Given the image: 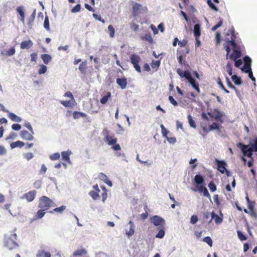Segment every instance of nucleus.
I'll list each match as a JSON object with an SVG mask.
<instances>
[{
    "instance_id": "obj_41",
    "label": "nucleus",
    "mask_w": 257,
    "mask_h": 257,
    "mask_svg": "<svg viewBox=\"0 0 257 257\" xmlns=\"http://www.w3.org/2000/svg\"><path fill=\"white\" fill-rule=\"evenodd\" d=\"M226 81L227 85L229 88L233 89L236 92H238V90L237 89V88L232 84L231 82L230 81L229 78L227 76L226 77Z\"/></svg>"
},
{
    "instance_id": "obj_54",
    "label": "nucleus",
    "mask_w": 257,
    "mask_h": 257,
    "mask_svg": "<svg viewBox=\"0 0 257 257\" xmlns=\"http://www.w3.org/2000/svg\"><path fill=\"white\" fill-rule=\"evenodd\" d=\"M135 233V227H130L128 231H126L125 234L128 237H130Z\"/></svg>"
},
{
    "instance_id": "obj_1",
    "label": "nucleus",
    "mask_w": 257,
    "mask_h": 257,
    "mask_svg": "<svg viewBox=\"0 0 257 257\" xmlns=\"http://www.w3.org/2000/svg\"><path fill=\"white\" fill-rule=\"evenodd\" d=\"M231 33V39H226L225 43L223 44L224 48L226 51V58L233 60L235 61L234 65L239 67L242 64L241 59H238L241 56L240 47L235 42L236 36L233 29L229 30Z\"/></svg>"
},
{
    "instance_id": "obj_57",
    "label": "nucleus",
    "mask_w": 257,
    "mask_h": 257,
    "mask_svg": "<svg viewBox=\"0 0 257 257\" xmlns=\"http://www.w3.org/2000/svg\"><path fill=\"white\" fill-rule=\"evenodd\" d=\"M249 148L254 152H257V138L255 139L254 143L250 145Z\"/></svg>"
},
{
    "instance_id": "obj_31",
    "label": "nucleus",
    "mask_w": 257,
    "mask_h": 257,
    "mask_svg": "<svg viewBox=\"0 0 257 257\" xmlns=\"http://www.w3.org/2000/svg\"><path fill=\"white\" fill-rule=\"evenodd\" d=\"M73 116L74 119H78L80 117H84L86 116V114L82 112H79V111H74L73 113Z\"/></svg>"
},
{
    "instance_id": "obj_60",
    "label": "nucleus",
    "mask_w": 257,
    "mask_h": 257,
    "mask_svg": "<svg viewBox=\"0 0 257 257\" xmlns=\"http://www.w3.org/2000/svg\"><path fill=\"white\" fill-rule=\"evenodd\" d=\"M219 124L216 122H213L212 124L209 126V131L217 130L219 128Z\"/></svg>"
},
{
    "instance_id": "obj_20",
    "label": "nucleus",
    "mask_w": 257,
    "mask_h": 257,
    "mask_svg": "<svg viewBox=\"0 0 257 257\" xmlns=\"http://www.w3.org/2000/svg\"><path fill=\"white\" fill-rule=\"evenodd\" d=\"M194 34L195 38L199 39L201 35L200 26L199 24H195L194 26Z\"/></svg>"
},
{
    "instance_id": "obj_12",
    "label": "nucleus",
    "mask_w": 257,
    "mask_h": 257,
    "mask_svg": "<svg viewBox=\"0 0 257 257\" xmlns=\"http://www.w3.org/2000/svg\"><path fill=\"white\" fill-rule=\"evenodd\" d=\"M215 163L217 165V170L222 174H223L226 171V167L227 166L226 163L224 161H220L217 159L215 160Z\"/></svg>"
},
{
    "instance_id": "obj_47",
    "label": "nucleus",
    "mask_w": 257,
    "mask_h": 257,
    "mask_svg": "<svg viewBox=\"0 0 257 257\" xmlns=\"http://www.w3.org/2000/svg\"><path fill=\"white\" fill-rule=\"evenodd\" d=\"M40 69L38 70V73L39 74H44L46 72L47 68V67L44 65H41L40 66Z\"/></svg>"
},
{
    "instance_id": "obj_9",
    "label": "nucleus",
    "mask_w": 257,
    "mask_h": 257,
    "mask_svg": "<svg viewBox=\"0 0 257 257\" xmlns=\"http://www.w3.org/2000/svg\"><path fill=\"white\" fill-rule=\"evenodd\" d=\"M37 192L36 190L30 191L25 193L22 197V199H26L28 202L33 201L36 196Z\"/></svg>"
},
{
    "instance_id": "obj_48",
    "label": "nucleus",
    "mask_w": 257,
    "mask_h": 257,
    "mask_svg": "<svg viewBox=\"0 0 257 257\" xmlns=\"http://www.w3.org/2000/svg\"><path fill=\"white\" fill-rule=\"evenodd\" d=\"M160 65V61L153 60L151 63V66L153 69H157Z\"/></svg>"
},
{
    "instance_id": "obj_35",
    "label": "nucleus",
    "mask_w": 257,
    "mask_h": 257,
    "mask_svg": "<svg viewBox=\"0 0 257 257\" xmlns=\"http://www.w3.org/2000/svg\"><path fill=\"white\" fill-rule=\"evenodd\" d=\"M231 79L236 85H239L242 83L240 78L236 75H232L231 76Z\"/></svg>"
},
{
    "instance_id": "obj_56",
    "label": "nucleus",
    "mask_w": 257,
    "mask_h": 257,
    "mask_svg": "<svg viewBox=\"0 0 257 257\" xmlns=\"http://www.w3.org/2000/svg\"><path fill=\"white\" fill-rule=\"evenodd\" d=\"M60 157V154L59 153H55L50 156V159L51 160H58Z\"/></svg>"
},
{
    "instance_id": "obj_43",
    "label": "nucleus",
    "mask_w": 257,
    "mask_h": 257,
    "mask_svg": "<svg viewBox=\"0 0 257 257\" xmlns=\"http://www.w3.org/2000/svg\"><path fill=\"white\" fill-rule=\"evenodd\" d=\"M188 119L189 123V125H190V126H191L192 127L194 128H196V125L195 122L193 119L191 115H190V114L188 115Z\"/></svg>"
},
{
    "instance_id": "obj_49",
    "label": "nucleus",
    "mask_w": 257,
    "mask_h": 257,
    "mask_svg": "<svg viewBox=\"0 0 257 257\" xmlns=\"http://www.w3.org/2000/svg\"><path fill=\"white\" fill-rule=\"evenodd\" d=\"M160 126L161 128L162 134L163 136L165 138H167V135L169 133V131L167 129H166V128L165 127L163 124H162Z\"/></svg>"
},
{
    "instance_id": "obj_52",
    "label": "nucleus",
    "mask_w": 257,
    "mask_h": 257,
    "mask_svg": "<svg viewBox=\"0 0 257 257\" xmlns=\"http://www.w3.org/2000/svg\"><path fill=\"white\" fill-rule=\"evenodd\" d=\"M208 187L210 190L213 192L216 190V186L214 183L212 181H211L208 184Z\"/></svg>"
},
{
    "instance_id": "obj_18",
    "label": "nucleus",
    "mask_w": 257,
    "mask_h": 257,
    "mask_svg": "<svg viewBox=\"0 0 257 257\" xmlns=\"http://www.w3.org/2000/svg\"><path fill=\"white\" fill-rule=\"evenodd\" d=\"M33 44L32 41L31 40H29L28 41H23L20 44V47L22 49H28L33 46Z\"/></svg>"
},
{
    "instance_id": "obj_36",
    "label": "nucleus",
    "mask_w": 257,
    "mask_h": 257,
    "mask_svg": "<svg viewBox=\"0 0 257 257\" xmlns=\"http://www.w3.org/2000/svg\"><path fill=\"white\" fill-rule=\"evenodd\" d=\"M65 209H66V206L64 205H62L61 206H60L59 207H57V208H54L52 211H50L49 213H53L54 212H58V213H62Z\"/></svg>"
},
{
    "instance_id": "obj_45",
    "label": "nucleus",
    "mask_w": 257,
    "mask_h": 257,
    "mask_svg": "<svg viewBox=\"0 0 257 257\" xmlns=\"http://www.w3.org/2000/svg\"><path fill=\"white\" fill-rule=\"evenodd\" d=\"M101 188L103 190V192L102 194V200L104 202L105 201V200L106 199L107 197V191L104 186H101Z\"/></svg>"
},
{
    "instance_id": "obj_14",
    "label": "nucleus",
    "mask_w": 257,
    "mask_h": 257,
    "mask_svg": "<svg viewBox=\"0 0 257 257\" xmlns=\"http://www.w3.org/2000/svg\"><path fill=\"white\" fill-rule=\"evenodd\" d=\"M31 133H29L27 131L24 130L21 132V137L25 140L32 141L34 139V137Z\"/></svg>"
},
{
    "instance_id": "obj_33",
    "label": "nucleus",
    "mask_w": 257,
    "mask_h": 257,
    "mask_svg": "<svg viewBox=\"0 0 257 257\" xmlns=\"http://www.w3.org/2000/svg\"><path fill=\"white\" fill-rule=\"evenodd\" d=\"M61 155L63 160L67 162H69L70 161V152L64 151L61 153Z\"/></svg>"
},
{
    "instance_id": "obj_50",
    "label": "nucleus",
    "mask_w": 257,
    "mask_h": 257,
    "mask_svg": "<svg viewBox=\"0 0 257 257\" xmlns=\"http://www.w3.org/2000/svg\"><path fill=\"white\" fill-rule=\"evenodd\" d=\"M203 241L207 243L210 247L212 246L213 245V241L212 240V239L209 236H206L205 237L203 238Z\"/></svg>"
},
{
    "instance_id": "obj_37",
    "label": "nucleus",
    "mask_w": 257,
    "mask_h": 257,
    "mask_svg": "<svg viewBox=\"0 0 257 257\" xmlns=\"http://www.w3.org/2000/svg\"><path fill=\"white\" fill-rule=\"evenodd\" d=\"M217 82L218 86L222 89L225 93H229V91L225 88L224 85L223 84L221 80L220 77H218L217 80Z\"/></svg>"
},
{
    "instance_id": "obj_40",
    "label": "nucleus",
    "mask_w": 257,
    "mask_h": 257,
    "mask_svg": "<svg viewBox=\"0 0 257 257\" xmlns=\"http://www.w3.org/2000/svg\"><path fill=\"white\" fill-rule=\"evenodd\" d=\"M237 234L238 238L241 241H244V240H245L247 239V237L246 236V235H244L241 231L237 230Z\"/></svg>"
},
{
    "instance_id": "obj_44",
    "label": "nucleus",
    "mask_w": 257,
    "mask_h": 257,
    "mask_svg": "<svg viewBox=\"0 0 257 257\" xmlns=\"http://www.w3.org/2000/svg\"><path fill=\"white\" fill-rule=\"evenodd\" d=\"M44 27L47 30H50L49 21L48 16H46L44 22Z\"/></svg>"
},
{
    "instance_id": "obj_16",
    "label": "nucleus",
    "mask_w": 257,
    "mask_h": 257,
    "mask_svg": "<svg viewBox=\"0 0 257 257\" xmlns=\"http://www.w3.org/2000/svg\"><path fill=\"white\" fill-rule=\"evenodd\" d=\"M141 5L138 3H135L132 9V14L134 17H136L139 14Z\"/></svg>"
},
{
    "instance_id": "obj_21",
    "label": "nucleus",
    "mask_w": 257,
    "mask_h": 257,
    "mask_svg": "<svg viewBox=\"0 0 257 257\" xmlns=\"http://www.w3.org/2000/svg\"><path fill=\"white\" fill-rule=\"evenodd\" d=\"M45 210L41 209L39 210L35 214L33 220H37L42 218L45 214Z\"/></svg>"
},
{
    "instance_id": "obj_32",
    "label": "nucleus",
    "mask_w": 257,
    "mask_h": 257,
    "mask_svg": "<svg viewBox=\"0 0 257 257\" xmlns=\"http://www.w3.org/2000/svg\"><path fill=\"white\" fill-rule=\"evenodd\" d=\"M111 93L109 92H107L105 95H104L100 99V102L101 104H105L108 98L110 97Z\"/></svg>"
},
{
    "instance_id": "obj_61",
    "label": "nucleus",
    "mask_w": 257,
    "mask_h": 257,
    "mask_svg": "<svg viewBox=\"0 0 257 257\" xmlns=\"http://www.w3.org/2000/svg\"><path fill=\"white\" fill-rule=\"evenodd\" d=\"M98 178L103 182H105L107 179V177L103 173H100L98 175Z\"/></svg>"
},
{
    "instance_id": "obj_62",
    "label": "nucleus",
    "mask_w": 257,
    "mask_h": 257,
    "mask_svg": "<svg viewBox=\"0 0 257 257\" xmlns=\"http://www.w3.org/2000/svg\"><path fill=\"white\" fill-rule=\"evenodd\" d=\"M81 9V6L79 4H77L76 6H75L72 10L71 12L72 13H77L80 11Z\"/></svg>"
},
{
    "instance_id": "obj_64",
    "label": "nucleus",
    "mask_w": 257,
    "mask_h": 257,
    "mask_svg": "<svg viewBox=\"0 0 257 257\" xmlns=\"http://www.w3.org/2000/svg\"><path fill=\"white\" fill-rule=\"evenodd\" d=\"M130 27L131 29L135 32L137 31L139 29V25L136 23L131 24Z\"/></svg>"
},
{
    "instance_id": "obj_34",
    "label": "nucleus",
    "mask_w": 257,
    "mask_h": 257,
    "mask_svg": "<svg viewBox=\"0 0 257 257\" xmlns=\"http://www.w3.org/2000/svg\"><path fill=\"white\" fill-rule=\"evenodd\" d=\"M194 181L197 184H202L204 182V179L200 175H196L194 177Z\"/></svg>"
},
{
    "instance_id": "obj_26",
    "label": "nucleus",
    "mask_w": 257,
    "mask_h": 257,
    "mask_svg": "<svg viewBox=\"0 0 257 257\" xmlns=\"http://www.w3.org/2000/svg\"><path fill=\"white\" fill-rule=\"evenodd\" d=\"M60 102L61 104H62L63 106H64L66 107H72L74 105V102L75 101H73V100H60Z\"/></svg>"
},
{
    "instance_id": "obj_22",
    "label": "nucleus",
    "mask_w": 257,
    "mask_h": 257,
    "mask_svg": "<svg viewBox=\"0 0 257 257\" xmlns=\"http://www.w3.org/2000/svg\"><path fill=\"white\" fill-rule=\"evenodd\" d=\"M87 252V250L84 248H81L75 250L73 252V254L75 256H81L83 255H85Z\"/></svg>"
},
{
    "instance_id": "obj_28",
    "label": "nucleus",
    "mask_w": 257,
    "mask_h": 257,
    "mask_svg": "<svg viewBox=\"0 0 257 257\" xmlns=\"http://www.w3.org/2000/svg\"><path fill=\"white\" fill-rule=\"evenodd\" d=\"M159 229V232L156 235V237L158 238H162L165 235V226L157 228Z\"/></svg>"
},
{
    "instance_id": "obj_63",
    "label": "nucleus",
    "mask_w": 257,
    "mask_h": 257,
    "mask_svg": "<svg viewBox=\"0 0 257 257\" xmlns=\"http://www.w3.org/2000/svg\"><path fill=\"white\" fill-rule=\"evenodd\" d=\"M198 221V217L196 215H193L191 217V219H190V223L192 224H195Z\"/></svg>"
},
{
    "instance_id": "obj_59",
    "label": "nucleus",
    "mask_w": 257,
    "mask_h": 257,
    "mask_svg": "<svg viewBox=\"0 0 257 257\" xmlns=\"http://www.w3.org/2000/svg\"><path fill=\"white\" fill-rule=\"evenodd\" d=\"M169 100L170 102L174 106H176L178 105V102L174 98V97L172 96H170L169 97Z\"/></svg>"
},
{
    "instance_id": "obj_46",
    "label": "nucleus",
    "mask_w": 257,
    "mask_h": 257,
    "mask_svg": "<svg viewBox=\"0 0 257 257\" xmlns=\"http://www.w3.org/2000/svg\"><path fill=\"white\" fill-rule=\"evenodd\" d=\"M219 22L216 25H215L211 28V30L212 31H215L217 29H218V28H219L220 27H221L222 26V23H223V20L221 18H219Z\"/></svg>"
},
{
    "instance_id": "obj_42",
    "label": "nucleus",
    "mask_w": 257,
    "mask_h": 257,
    "mask_svg": "<svg viewBox=\"0 0 257 257\" xmlns=\"http://www.w3.org/2000/svg\"><path fill=\"white\" fill-rule=\"evenodd\" d=\"M142 39L149 42L150 44H152L153 42V39L150 34L146 35L142 38Z\"/></svg>"
},
{
    "instance_id": "obj_25",
    "label": "nucleus",
    "mask_w": 257,
    "mask_h": 257,
    "mask_svg": "<svg viewBox=\"0 0 257 257\" xmlns=\"http://www.w3.org/2000/svg\"><path fill=\"white\" fill-rule=\"evenodd\" d=\"M41 57L45 64H48L52 59L51 56L47 54H42Z\"/></svg>"
},
{
    "instance_id": "obj_7",
    "label": "nucleus",
    "mask_w": 257,
    "mask_h": 257,
    "mask_svg": "<svg viewBox=\"0 0 257 257\" xmlns=\"http://www.w3.org/2000/svg\"><path fill=\"white\" fill-rule=\"evenodd\" d=\"M244 64L241 70L246 73H249L251 72V59L248 56H245L243 58Z\"/></svg>"
},
{
    "instance_id": "obj_4",
    "label": "nucleus",
    "mask_w": 257,
    "mask_h": 257,
    "mask_svg": "<svg viewBox=\"0 0 257 257\" xmlns=\"http://www.w3.org/2000/svg\"><path fill=\"white\" fill-rule=\"evenodd\" d=\"M151 222L153 224L158 226L157 228H160V227H163L165 226V221L164 219L158 215H155L152 217L150 219Z\"/></svg>"
},
{
    "instance_id": "obj_53",
    "label": "nucleus",
    "mask_w": 257,
    "mask_h": 257,
    "mask_svg": "<svg viewBox=\"0 0 257 257\" xmlns=\"http://www.w3.org/2000/svg\"><path fill=\"white\" fill-rule=\"evenodd\" d=\"M16 50L14 47H12L6 51V55L9 56H13L15 54Z\"/></svg>"
},
{
    "instance_id": "obj_5",
    "label": "nucleus",
    "mask_w": 257,
    "mask_h": 257,
    "mask_svg": "<svg viewBox=\"0 0 257 257\" xmlns=\"http://www.w3.org/2000/svg\"><path fill=\"white\" fill-rule=\"evenodd\" d=\"M237 146L241 149V151L243 153V154L244 156H247L248 158H252V152H254L252 150H251L248 147V145H244L241 143L238 144Z\"/></svg>"
},
{
    "instance_id": "obj_30",
    "label": "nucleus",
    "mask_w": 257,
    "mask_h": 257,
    "mask_svg": "<svg viewBox=\"0 0 257 257\" xmlns=\"http://www.w3.org/2000/svg\"><path fill=\"white\" fill-rule=\"evenodd\" d=\"M25 145V144L24 142L18 141L15 142H13L11 144V147L12 148H15L16 147H19L22 148Z\"/></svg>"
},
{
    "instance_id": "obj_17",
    "label": "nucleus",
    "mask_w": 257,
    "mask_h": 257,
    "mask_svg": "<svg viewBox=\"0 0 257 257\" xmlns=\"http://www.w3.org/2000/svg\"><path fill=\"white\" fill-rule=\"evenodd\" d=\"M211 218L209 221V223H210L212 221V219H214V221L217 224H219L221 223V222L222 221V219L220 217H219L217 214L215 213L214 212H212L211 213Z\"/></svg>"
},
{
    "instance_id": "obj_29",
    "label": "nucleus",
    "mask_w": 257,
    "mask_h": 257,
    "mask_svg": "<svg viewBox=\"0 0 257 257\" xmlns=\"http://www.w3.org/2000/svg\"><path fill=\"white\" fill-rule=\"evenodd\" d=\"M17 12L19 14V15L21 16V21L23 23H24L25 22V14L23 12V10L22 7H19L17 9Z\"/></svg>"
},
{
    "instance_id": "obj_27",
    "label": "nucleus",
    "mask_w": 257,
    "mask_h": 257,
    "mask_svg": "<svg viewBox=\"0 0 257 257\" xmlns=\"http://www.w3.org/2000/svg\"><path fill=\"white\" fill-rule=\"evenodd\" d=\"M9 117L12 120L14 121L19 122L22 121V118L21 117L18 116L17 115H16L15 113L13 112L9 113Z\"/></svg>"
},
{
    "instance_id": "obj_15",
    "label": "nucleus",
    "mask_w": 257,
    "mask_h": 257,
    "mask_svg": "<svg viewBox=\"0 0 257 257\" xmlns=\"http://www.w3.org/2000/svg\"><path fill=\"white\" fill-rule=\"evenodd\" d=\"M116 83L122 89H124L127 86V80L125 77L118 78L116 79Z\"/></svg>"
},
{
    "instance_id": "obj_11",
    "label": "nucleus",
    "mask_w": 257,
    "mask_h": 257,
    "mask_svg": "<svg viewBox=\"0 0 257 257\" xmlns=\"http://www.w3.org/2000/svg\"><path fill=\"white\" fill-rule=\"evenodd\" d=\"M93 188L95 190L90 191L89 194L93 199L95 200H98L100 198V196L99 195L100 190L99 189L98 185L97 184H95L93 186Z\"/></svg>"
},
{
    "instance_id": "obj_8",
    "label": "nucleus",
    "mask_w": 257,
    "mask_h": 257,
    "mask_svg": "<svg viewBox=\"0 0 257 257\" xmlns=\"http://www.w3.org/2000/svg\"><path fill=\"white\" fill-rule=\"evenodd\" d=\"M4 245L5 246L7 247L9 249H12L18 246L16 241L9 237L5 238Z\"/></svg>"
},
{
    "instance_id": "obj_58",
    "label": "nucleus",
    "mask_w": 257,
    "mask_h": 257,
    "mask_svg": "<svg viewBox=\"0 0 257 257\" xmlns=\"http://www.w3.org/2000/svg\"><path fill=\"white\" fill-rule=\"evenodd\" d=\"M24 126L26 127L32 134H34V131L33 129L29 122L26 121L24 123Z\"/></svg>"
},
{
    "instance_id": "obj_10",
    "label": "nucleus",
    "mask_w": 257,
    "mask_h": 257,
    "mask_svg": "<svg viewBox=\"0 0 257 257\" xmlns=\"http://www.w3.org/2000/svg\"><path fill=\"white\" fill-rule=\"evenodd\" d=\"M208 114L211 117L214 118L216 120L222 122L223 114L218 109H215L212 113L208 112Z\"/></svg>"
},
{
    "instance_id": "obj_23",
    "label": "nucleus",
    "mask_w": 257,
    "mask_h": 257,
    "mask_svg": "<svg viewBox=\"0 0 257 257\" xmlns=\"http://www.w3.org/2000/svg\"><path fill=\"white\" fill-rule=\"evenodd\" d=\"M36 257H51V254L49 251H45L44 250L38 251Z\"/></svg>"
},
{
    "instance_id": "obj_13",
    "label": "nucleus",
    "mask_w": 257,
    "mask_h": 257,
    "mask_svg": "<svg viewBox=\"0 0 257 257\" xmlns=\"http://www.w3.org/2000/svg\"><path fill=\"white\" fill-rule=\"evenodd\" d=\"M177 73L181 78L185 77L188 81L193 78L188 70L185 71L183 72L180 69H178L177 70Z\"/></svg>"
},
{
    "instance_id": "obj_38",
    "label": "nucleus",
    "mask_w": 257,
    "mask_h": 257,
    "mask_svg": "<svg viewBox=\"0 0 257 257\" xmlns=\"http://www.w3.org/2000/svg\"><path fill=\"white\" fill-rule=\"evenodd\" d=\"M244 212L249 214L252 217L257 219V212L254 210L248 211L247 209H244Z\"/></svg>"
},
{
    "instance_id": "obj_2",
    "label": "nucleus",
    "mask_w": 257,
    "mask_h": 257,
    "mask_svg": "<svg viewBox=\"0 0 257 257\" xmlns=\"http://www.w3.org/2000/svg\"><path fill=\"white\" fill-rule=\"evenodd\" d=\"M56 204L49 198L43 196L39 199V207L45 210L49 209L51 207H54Z\"/></svg>"
},
{
    "instance_id": "obj_39",
    "label": "nucleus",
    "mask_w": 257,
    "mask_h": 257,
    "mask_svg": "<svg viewBox=\"0 0 257 257\" xmlns=\"http://www.w3.org/2000/svg\"><path fill=\"white\" fill-rule=\"evenodd\" d=\"M108 31L110 37L113 38L115 34V30L112 25H110L108 26Z\"/></svg>"
},
{
    "instance_id": "obj_51",
    "label": "nucleus",
    "mask_w": 257,
    "mask_h": 257,
    "mask_svg": "<svg viewBox=\"0 0 257 257\" xmlns=\"http://www.w3.org/2000/svg\"><path fill=\"white\" fill-rule=\"evenodd\" d=\"M207 3L211 9L216 12L218 11L217 7L212 3L211 0H207Z\"/></svg>"
},
{
    "instance_id": "obj_55",
    "label": "nucleus",
    "mask_w": 257,
    "mask_h": 257,
    "mask_svg": "<svg viewBox=\"0 0 257 257\" xmlns=\"http://www.w3.org/2000/svg\"><path fill=\"white\" fill-rule=\"evenodd\" d=\"M226 71L228 72L229 75H232V66L230 63H227L226 66Z\"/></svg>"
},
{
    "instance_id": "obj_6",
    "label": "nucleus",
    "mask_w": 257,
    "mask_h": 257,
    "mask_svg": "<svg viewBox=\"0 0 257 257\" xmlns=\"http://www.w3.org/2000/svg\"><path fill=\"white\" fill-rule=\"evenodd\" d=\"M104 134H106L104 138L105 142L109 146H112L115 143H116L117 140V138L115 137L114 135H109L107 134L108 133V131L105 130L103 132Z\"/></svg>"
},
{
    "instance_id": "obj_24",
    "label": "nucleus",
    "mask_w": 257,
    "mask_h": 257,
    "mask_svg": "<svg viewBox=\"0 0 257 257\" xmlns=\"http://www.w3.org/2000/svg\"><path fill=\"white\" fill-rule=\"evenodd\" d=\"M189 82L198 93H200V91L199 87V83L196 82L194 78L190 80Z\"/></svg>"
},
{
    "instance_id": "obj_3",
    "label": "nucleus",
    "mask_w": 257,
    "mask_h": 257,
    "mask_svg": "<svg viewBox=\"0 0 257 257\" xmlns=\"http://www.w3.org/2000/svg\"><path fill=\"white\" fill-rule=\"evenodd\" d=\"M130 61L131 63L133 65L135 70L140 73L141 72V69L139 65V63L141 61L140 57L137 54H132L130 57Z\"/></svg>"
},
{
    "instance_id": "obj_19",
    "label": "nucleus",
    "mask_w": 257,
    "mask_h": 257,
    "mask_svg": "<svg viewBox=\"0 0 257 257\" xmlns=\"http://www.w3.org/2000/svg\"><path fill=\"white\" fill-rule=\"evenodd\" d=\"M87 68V62L86 60L83 61L79 66V70L83 74H86V69Z\"/></svg>"
}]
</instances>
